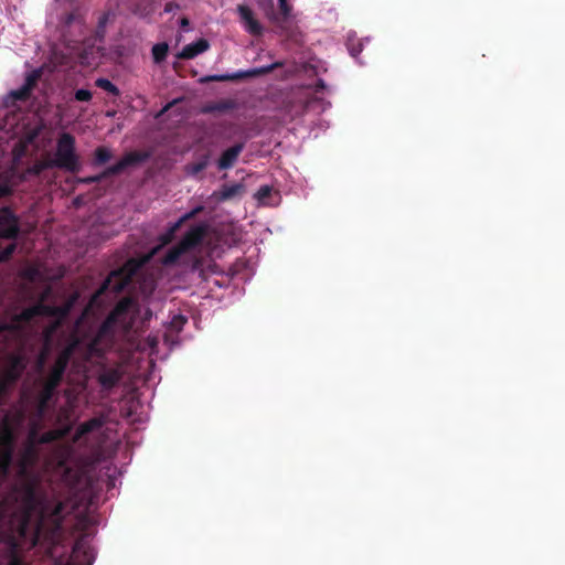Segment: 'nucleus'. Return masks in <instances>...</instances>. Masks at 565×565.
<instances>
[{
  "label": "nucleus",
  "instance_id": "39",
  "mask_svg": "<svg viewBox=\"0 0 565 565\" xmlns=\"http://www.w3.org/2000/svg\"><path fill=\"white\" fill-rule=\"evenodd\" d=\"M11 385L12 384L7 383V381L0 377V399H3L4 395L7 394Z\"/></svg>",
  "mask_w": 565,
  "mask_h": 565
},
{
  "label": "nucleus",
  "instance_id": "6",
  "mask_svg": "<svg viewBox=\"0 0 565 565\" xmlns=\"http://www.w3.org/2000/svg\"><path fill=\"white\" fill-rule=\"evenodd\" d=\"M49 294L50 288L45 290L38 303L23 309L20 313L14 315L11 319V322L9 323L10 332L20 331L23 324L31 322L35 317L54 315L55 309L44 303Z\"/></svg>",
  "mask_w": 565,
  "mask_h": 565
},
{
  "label": "nucleus",
  "instance_id": "43",
  "mask_svg": "<svg viewBox=\"0 0 565 565\" xmlns=\"http://www.w3.org/2000/svg\"><path fill=\"white\" fill-rule=\"evenodd\" d=\"M10 193V190L6 185H0V198L7 196Z\"/></svg>",
  "mask_w": 565,
  "mask_h": 565
},
{
  "label": "nucleus",
  "instance_id": "31",
  "mask_svg": "<svg viewBox=\"0 0 565 565\" xmlns=\"http://www.w3.org/2000/svg\"><path fill=\"white\" fill-rule=\"evenodd\" d=\"M243 186L238 183L232 185H224L221 192L222 200H230L242 191Z\"/></svg>",
  "mask_w": 565,
  "mask_h": 565
},
{
  "label": "nucleus",
  "instance_id": "13",
  "mask_svg": "<svg viewBox=\"0 0 565 565\" xmlns=\"http://www.w3.org/2000/svg\"><path fill=\"white\" fill-rule=\"evenodd\" d=\"M25 367V358L19 353H11L7 356L0 377L7 381V383L14 384L23 374Z\"/></svg>",
  "mask_w": 565,
  "mask_h": 565
},
{
  "label": "nucleus",
  "instance_id": "47",
  "mask_svg": "<svg viewBox=\"0 0 565 565\" xmlns=\"http://www.w3.org/2000/svg\"><path fill=\"white\" fill-rule=\"evenodd\" d=\"M318 86H319V87H321V88H323V87H324L323 82H322V81H319Z\"/></svg>",
  "mask_w": 565,
  "mask_h": 565
},
{
  "label": "nucleus",
  "instance_id": "36",
  "mask_svg": "<svg viewBox=\"0 0 565 565\" xmlns=\"http://www.w3.org/2000/svg\"><path fill=\"white\" fill-rule=\"evenodd\" d=\"M93 97V94L90 90L88 89H84V88H79L77 90H75L74 93V98L77 100V102H89Z\"/></svg>",
  "mask_w": 565,
  "mask_h": 565
},
{
  "label": "nucleus",
  "instance_id": "15",
  "mask_svg": "<svg viewBox=\"0 0 565 565\" xmlns=\"http://www.w3.org/2000/svg\"><path fill=\"white\" fill-rule=\"evenodd\" d=\"M237 12L241 19V23L244 29L254 36L263 34L264 29L260 22L256 19L253 10L246 4H238Z\"/></svg>",
  "mask_w": 565,
  "mask_h": 565
},
{
  "label": "nucleus",
  "instance_id": "30",
  "mask_svg": "<svg viewBox=\"0 0 565 565\" xmlns=\"http://www.w3.org/2000/svg\"><path fill=\"white\" fill-rule=\"evenodd\" d=\"M347 47L351 56L358 57L363 50V44L359 39L349 35L347 41Z\"/></svg>",
  "mask_w": 565,
  "mask_h": 565
},
{
  "label": "nucleus",
  "instance_id": "27",
  "mask_svg": "<svg viewBox=\"0 0 565 565\" xmlns=\"http://www.w3.org/2000/svg\"><path fill=\"white\" fill-rule=\"evenodd\" d=\"M43 72L42 68H35L31 72H29L25 75L23 87L28 88L30 92H33V89L36 87L38 82L40 81Z\"/></svg>",
  "mask_w": 565,
  "mask_h": 565
},
{
  "label": "nucleus",
  "instance_id": "40",
  "mask_svg": "<svg viewBox=\"0 0 565 565\" xmlns=\"http://www.w3.org/2000/svg\"><path fill=\"white\" fill-rule=\"evenodd\" d=\"M8 565H29L18 554H12Z\"/></svg>",
  "mask_w": 565,
  "mask_h": 565
},
{
  "label": "nucleus",
  "instance_id": "4",
  "mask_svg": "<svg viewBox=\"0 0 565 565\" xmlns=\"http://www.w3.org/2000/svg\"><path fill=\"white\" fill-rule=\"evenodd\" d=\"M132 305L134 301L129 297H125L117 302L115 308L109 312L107 318L100 324L93 345H95L103 338H113L116 327H120L126 331L131 328L132 318L129 317V313Z\"/></svg>",
  "mask_w": 565,
  "mask_h": 565
},
{
  "label": "nucleus",
  "instance_id": "8",
  "mask_svg": "<svg viewBox=\"0 0 565 565\" xmlns=\"http://www.w3.org/2000/svg\"><path fill=\"white\" fill-rule=\"evenodd\" d=\"M36 430H31L19 458V475L31 477L32 470L39 465L40 449L35 443Z\"/></svg>",
  "mask_w": 565,
  "mask_h": 565
},
{
  "label": "nucleus",
  "instance_id": "44",
  "mask_svg": "<svg viewBox=\"0 0 565 565\" xmlns=\"http://www.w3.org/2000/svg\"><path fill=\"white\" fill-rule=\"evenodd\" d=\"M106 21H107V18L105 15L99 20V23H98V29L99 30L104 29V26L106 24Z\"/></svg>",
  "mask_w": 565,
  "mask_h": 565
},
{
  "label": "nucleus",
  "instance_id": "1",
  "mask_svg": "<svg viewBox=\"0 0 565 565\" xmlns=\"http://www.w3.org/2000/svg\"><path fill=\"white\" fill-rule=\"evenodd\" d=\"M15 493L24 521L29 522L33 515L38 516V535L46 523L50 524L52 534L61 532L66 508L64 502L50 501L41 492L39 482L33 477L23 478V481L15 489Z\"/></svg>",
  "mask_w": 565,
  "mask_h": 565
},
{
  "label": "nucleus",
  "instance_id": "22",
  "mask_svg": "<svg viewBox=\"0 0 565 565\" xmlns=\"http://www.w3.org/2000/svg\"><path fill=\"white\" fill-rule=\"evenodd\" d=\"M57 387L58 386L53 385V384L44 381L43 386H42V388L40 391V395H39V402H40V408L41 409H44L47 406V404L50 403V401L54 396L55 391H56Z\"/></svg>",
  "mask_w": 565,
  "mask_h": 565
},
{
  "label": "nucleus",
  "instance_id": "2",
  "mask_svg": "<svg viewBox=\"0 0 565 565\" xmlns=\"http://www.w3.org/2000/svg\"><path fill=\"white\" fill-rule=\"evenodd\" d=\"M21 420L22 415L12 418L9 414H6L0 417V487L10 472L17 443L15 426Z\"/></svg>",
  "mask_w": 565,
  "mask_h": 565
},
{
  "label": "nucleus",
  "instance_id": "10",
  "mask_svg": "<svg viewBox=\"0 0 565 565\" xmlns=\"http://www.w3.org/2000/svg\"><path fill=\"white\" fill-rule=\"evenodd\" d=\"M131 276L124 268L113 270L106 280L102 284L97 294H119L126 289V287L130 284Z\"/></svg>",
  "mask_w": 565,
  "mask_h": 565
},
{
  "label": "nucleus",
  "instance_id": "9",
  "mask_svg": "<svg viewBox=\"0 0 565 565\" xmlns=\"http://www.w3.org/2000/svg\"><path fill=\"white\" fill-rule=\"evenodd\" d=\"M76 349V342L67 344L65 348L61 350V352L57 354L53 366L51 367L46 379L44 381L60 386V384L63 381L65 371L68 366V363L75 352Z\"/></svg>",
  "mask_w": 565,
  "mask_h": 565
},
{
  "label": "nucleus",
  "instance_id": "7",
  "mask_svg": "<svg viewBox=\"0 0 565 565\" xmlns=\"http://www.w3.org/2000/svg\"><path fill=\"white\" fill-rule=\"evenodd\" d=\"M284 62L277 61L275 63H271L269 65L260 66V67H254L246 71H237L232 74H217V75H207L200 79L201 83H210V82H236L242 81L246 78H254L258 76H263L266 74L271 73L276 68L282 67Z\"/></svg>",
  "mask_w": 565,
  "mask_h": 565
},
{
  "label": "nucleus",
  "instance_id": "23",
  "mask_svg": "<svg viewBox=\"0 0 565 565\" xmlns=\"http://www.w3.org/2000/svg\"><path fill=\"white\" fill-rule=\"evenodd\" d=\"M188 253L180 243L171 247L162 258V264L166 266L174 265L179 258Z\"/></svg>",
  "mask_w": 565,
  "mask_h": 565
},
{
  "label": "nucleus",
  "instance_id": "5",
  "mask_svg": "<svg viewBox=\"0 0 565 565\" xmlns=\"http://www.w3.org/2000/svg\"><path fill=\"white\" fill-rule=\"evenodd\" d=\"M149 158L148 152L142 151H130L126 153L118 162L113 166L107 167L102 173L97 175L87 177L83 180L84 183L92 184L98 183L104 179H107L111 175H117L122 173L127 168L142 163L147 161Z\"/></svg>",
  "mask_w": 565,
  "mask_h": 565
},
{
  "label": "nucleus",
  "instance_id": "16",
  "mask_svg": "<svg viewBox=\"0 0 565 565\" xmlns=\"http://www.w3.org/2000/svg\"><path fill=\"white\" fill-rule=\"evenodd\" d=\"M122 377V373L118 367H104L98 376L97 381L104 391H110L118 385Z\"/></svg>",
  "mask_w": 565,
  "mask_h": 565
},
{
  "label": "nucleus",
  "instance_id": "18",
  "mask_svg": "<svg viewBox=\"0 0 565 565\" xmlns=\"http://www.w3.org/2000/svg\"><path fill=\"white\" fill-rule=\"evenodd\" d=\"M210 47V43L206 39L201 38L195 42L183 46L181 52L178 53L177 57L180 60H192L201 53H204Z\"/></svg>",
  "mask_w": 565,
  "mask_h": 565
},
{
  "label": "nucleus",
  "instance_id": "25",
  "mask_svg": "<svg viewBox=\"0 0 565 565\" xmlns=\"http://www.w3.org/2000/svg\"><path fill=\"white\" fill-rule=\"evenodd\" d=\"M113 158L111 151L104 147L99 146L95 149L93 164L94 166H103Z\"/></svg>",
  "mask_w": 565,
  "mask_h": 565
},
{
  "label": "nucleus",
  "instance_id": "11",
  "mask_svg": "<svg viewBox=\"0 0 565 565\" xmlns=\"http://www.w3.org/2000/svg\"><path fill=\"white\" fill-rule=\"evenodd\" d=\"M291 12L292 6L288 0H278V11H274L271 3L270 10L266 12V15L273 24L280 29L281 34L290 35V31L287 24L291 18Z\"/></svg>",
  "mask_w": 565,
  "mask_h": 565
},
{
  "label": "nucleus",
  "instance_id": "29",
  "mask_svg": "<svg viewBox=\"0 0 565 565\" xmlns=\"http://www.w3.org/2000/svg\"><path fill=\"white\" fill-rule=\"evenodd\" d=\"M95 85L111 94L113 96H118L120 94L119 88L113 84L108 78L99 77L95 81Z\"/></svg>",
  "mask_w": 565,
  "mask_h": 565
},
{
  "label": "nucleus",
  "instance_id": "21",
  "mask_svg": "<svg viewBox=\"0 0 565 565\" xmlns=\"http://www.w3.org/2000/svg\"><path fill=\"white\" fill-rule=\"evenodd\" d=\"M102 426V420L98 418H90L82 423L75 430L73 441H79L87 434L98 429Z\"/></svg>",
  "mask_w": 565,
  "mask_h": 565
},
{
  "label": "nucleus",
  "instance_id": "34",
  "mask_svg": "<svg viewBox=\"0 0 565 565\" xmlns=\"http://www.w3.org/2000/svg\"><path fill=\"white\" fill-rule=\"evenodd\" d=\"M60 437L58 433L55 430H49L43 433L41 436L35 437L36 445L39 444H50L54 440H56Z\"/></svg>",
  "mask_w": 565,
  "mask_h": 565
},
{
  "label": "nucleus",
  "instance_id": "37",
  "mask_svg": "<svg viewBox=\"0 0 565 565\" xmlns=\"http://www.w3.org/2000/svg\"><path fill=\"white\" fill-rule=\"evenodd\" d=\"M273 189L269 185H262L256 193V198L264 202L266 199H268L271 195Z\"/></svg>",
  "mask_w": 565,
  "mask_h": 565
},
{
  "label": "nucleus",
  "instance_id": "35",
  "mask_svg": "<svg viewBox=\"0 0 565 565\" xmlns=\"http://www.w3.org/2000/svg\"><path fill=\"white\" fill-rule=\"evenodd\" d=\"M17 244L11 243L4 249L0 252V264L9 260L12 254L15 252Z\"/></svg>",
  "mask_w": 565,
  "mask_h": 565
},
{
  "label": "nucleus",
  "instance_id": "12",
  "mask_svg": "<svg viewBox=\"0 0 565 565\" xmlns=\"http://www.w3.org/2000/svg\"><path fill=\"white\" fill-rule=\"evenodd\" d=\"M20 234V218L10 209L0 210V238L17 239Z\"/></svg>",
  "mask_w": 565,
  "mask_h": 565
},
{
  "label": "nucleus",
  "instance_id": "42",
  "mask_svg": "<svg viewBox=\"0 0 565 565\" xmlns=\"http://www.w3.org/2000/svg\"><path fill=\"white\" fill-rule=\"evenodd\" d=\"M180 7L178 3L173 2V1H170V2H167L166 6H164V12L167 13H170V12H173L175 10H178Z\"/></svg>",
  "mask_w": 565,
  "mask_h": 565
},
{
  "label": "nucleus",
  "instance_id": "32",
  "mask_svg": "<svg viewBox=\"0 0 565 565\" xmlns=\"http://www.w3.org/2000/svg\"><path fill=\"white\" fill-rule=\"evenodd\" d=\"M32 95L28 88L21 86L18 89L11 90L9 94V98L13 100L26 102Z\"/></svg>",
  "mask_w": 565,
  "mask_h": 565
},
{
  "label": "nucleus",
  "instance_id": "14",
  "mask_svg": "<svg viewBox=\"0 0 565 565\" xmlns=\"http://www.w3.org/2000/svg\"><path fill=\"white\" fill-rule=\"evenodd\" d=\"M209 233V225L206 223H200L192 226L179 242L182 247L190 252L200 246Z\"/></svg>",
  "mask_w": 565,
  "mask_h": 565
},
{
  "label": "nucleus",
  "instance_id": "24",
  "mask_svg": "<svg viewBox=\"0 0 565 565\" xmlns=\"http://www.w3.org/2000/svg\"><path fill=\"white\" fill-rule=\"evenodd\" d=\"M52 161L50 158H46L44 160L35 161L32 166L28 167L25 170V174L39 177L43 171L49 169H54Z\"/></svg>",
  "mask_w": 565,
  "mask_h": 565
},
{
  "label": "nucleus",
  "instance_id": "38",
  "mask_svg": "<svg viewBox=\"0 0 565 565\" xmlns=\"http://www.w3.org/2000/svg\"><path fill=\"white\" fill-rule=\"evenodd\" d=\"M203 206L202 205H199L196 207H194L193 210H191L190 212L183 214L179 221L184 224L186 221H190L192 218H194L199 213H201L203 211Z\"/></svg>",
  "mask_w": 565,
  "mask_h": 565
},
{
  "label": "nucleus",
  "instance_id": "20",
  "mask_svg": "<svg viewBox=\"0 0 565 565\" xmlns=\"http://www.w3.org/2000/svg\"><path fill=\"white\" fill-rule=\"evenodd\" d=\"M81 555H83L87 565H92L94 556H93L92 548L86 541L85 535H82L74 542L73 550H72V557L75 561H77Z\"/></svg>",
  "mask_w": 565,
  "mask_h": 565
},
{
  "label": "nucleus",
  "instance_id": "33",
  "mask_svg": "<svg viewBox=\"0 0 565 565\" xmlns=\"http://www.w3.org/2000/svg\"><path fill=\"white\" fill-rule=\"evenodd\" d=\"M209 162H210V156L204 154L199 161H196L190 166V173L198 174V173L202 172L203 170H205L207 168Z\"/></svg>",
  "mask_w": 565,
  "mask_h": 565
},
{
  "label": "nucleus",
  "instance_id": "45",
  "mask_svg": "<svg viewBox=\"0 0 565 565\" xmlns=\"http://www.w3.org/2000/svg\"><path fill=\"white\" fill-rule=\"evenodd\" d=\"M3 331H10L9 323L0 324V334H1Z\"/></svg>",
  "mask_w": 565,
  "mask_h": 565
},
{
  "label": "nucleus",
  "instance_id": "17",
  "mask_svg": "<svg viewBox=\"0 0 565 565\" xmlns=\"http://www.w3.org/2000/svg\"><path fill=\"white\" fill-rule=\"evenodd\" d=\"M244 149V143L239 142L236 143L228 149H226L217 160V168L218 170H227L231 169L235 162L237 161L239 154L242 153Z\"/></svg>",
  "mask_w": 565,
  "mask_h": 565
},
{
  "label": "nucleus",
  "instance_id": "46",
  "mask_svg": "<svg viewBox=\"0 0 565 565\" xmlns=\"http://www.w3.org/2000/svg\"><path fill=\"white\" fill-rule=\"evenodd\" d=\"M181 24H182V25H188V24H189L188 19H186V18H183V19L181 20Z\"/></svg>",
  "mask_w": 565,
  "mask_h": 565
},
{
  "label": "nucleus",
  "instance_id": "41",
  "mask_svg": "<svg viewBox=\"0 0 565 565\" xmlns=\"http://www.w3.org/2000/svg\"><path fill=\"white\" fill-rule=\"evenodd\" d=\"M186 322V318L183 317V316H175L172 320V324L178 328V329H181L182 326Z\"/></svg>",
  "mask_w": 565,
  "mask_h": 565
},
{
  "label": "nucleus",
  "instance_id": "19",
  "mask_svg": "<svg viewBox=\"0 0 565 565\" xmlns=\"http://www.w3.org/2000/svg\"><path fill=\"white\" fill-rule=\"evenodd\" d=\"M237 107V103L235 99L225 98L217 102H210L204 104L201 107L202 114H214V113H225L228 110H233Z\"/></svg>",
  "mask_w": 565,
  "mask_h": 565
},
{
  "label": "nucleus",
  "instance_id": "48",
  "mask_svg": "<svg viewBox=\"0 0 565 565\" xmlns=\"http://www.w3.org/2000/svg\"><path fill=\"white\" fill-rule=\"evenodd\" d=\"M220 126H221V127H226V126H227V124H226V122H221V124H220Z\"/></svg>",
  "mask_w": 565,
  "mask_h": 565
},
{
  "label": "nucleus",
  "instance_id": "49",
  "mask_svg": "<svg viewBox=\"0 0 565 565\" xmlns=\"http://www.w3.org/2000/svg\"><path fill=\"white\" fill-rule=\"evenodd\" d=\"M2 404V399H0V405Z\"/></svg>",
  "mask_w": 565,
  "mask_h": 565
},
{
  "label": "nucleus",
  "instance_id": "3",
  "mask_svg": "<svg viewBox=\"0 0 565 565\" xmlns=\"http://www.w3.org/2000/svg\"><path fill=\"white\" fill-rule=\"evenodd\" d=\"M50 160L57 169L71 173H78L81 171L82 164L76 152V139L72 134H60L56 140L54 157L50 158Z\"/></svg>",
  "mask_w": 565,
  "mask_h": 565
},
{
  "label": "nucleus",
  "instance_id": "26",
  "mask_svg": "<svg viewBox=\"0 0 565 565\" xmlns=\"http://www.w3.org/2000/svg\"><path fill=\"white\" fill-rule=\"evenodd\" d=\"M182 225L183 224L179 220L175 223L171 224L168 227V230L159 236L161 245L170 244Z\"/></svg>",
  "mask_w": 565,
  "mask_h": 565
},
{
  "label": "nucleus",
  "instance_id": "28",
  "mask_svg": "<svg viewBox=\"0 0 565 565\" xmlns=\"http://www.w3.org/2000/svg\"><path fill=\"white\" fill-rule=\"evenodd\" d=\"M152 58L153 62L159 64L167 58L169 46L166 42L157 43L152 46Z\"/></svg>",
  "mask_w": 565,
  "mask_h": 565
}]
</instances>
